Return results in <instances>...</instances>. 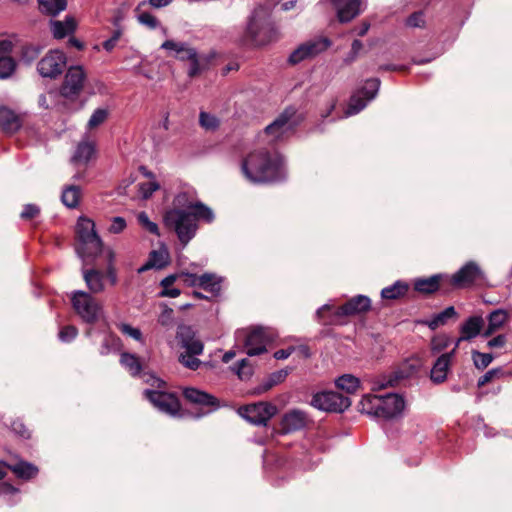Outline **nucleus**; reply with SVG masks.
I'll use <instances>...</instances> for the list:
<instances>
[{
    "instance_id": "nucleus-1",
    "label": "nucleus",
    "mask_w": 512,
    "mask_h": 512,
    "mask_svg": "<svg viewBox=\"0 0 512 512\" xmlns=\"http://www.w3.org/2000/svg\"><path fill=\"white\" fill-rule=\"evenodd\" d=\"M185 200V193L178 194L174 203L183 208L170 209L164 215L166 226L175 231L183 246H186L195 236L198 229V220L210 223L214 219L213 211L202 202H190L186 205Z\"/></svg>"
},
{
    "instance_id": "nucleus-2",
    "label": "nucleus",
    "mask_w": 512,
    "mask_h": 512,
    "mask_svg": "<svg viewBox=\"0 0 512 512\" xmlns=\"http://www.w3.org/2000/svg\"><path fill=\"white\" fill-rule=\"evenodd\" d=\"M241 172L253 184L279 182L286 177L283 157L266 148L249 153L241 162Z\"/></svg>"
},
{
    "instance_id": "nucleus-3",
    "label": "nucleus",
    "mask_w": 512,
    "mask_h": 512,
    "mask_svg": "<svg viewBox=\"0 0 512 512\" xmlns=\"http://www.w3.org/2000/svg\"><path fill=\"white\" fill-rule=\"evenodd\" d=\"M279 0H267L259 4L248 18L241 42L253 46H264L277 39L278 31L271 19L272 8Z\"/></svg>"
},
{
    "instance_id": "nucleus-4",
    "label": "nucleus",
    "mask_w": 512,
    "mask_h": 512,
    "mask_svg": "<svg viewBox=\"0 0 512 512\" xmlns=\"http://www.w3.org/2000/svg\"><path fill=\"white\" fill-rule=\"evenodd\" d=\"M405 408L404 398L396 393L385 395H364L359 403V410L375 418L392 419L400 416Z\"/></svg>"
},
{
    "instance_id": "nucleus-5",
    "label": "nucleus",
    "mask_w": 512,
    "mask_h": 512,
    "mask_svg": "<svg viewBox=\"0 0 512 512\" xmlns=\"http://www.w3.org/2000/svg\"><path fill=\"white\" fill-rule=\"evenodd\" d=\"M76 232L78 237L76 251L80 258L89 261L100 255L103 243L95 231V224L91 219L79 217Z\"/></svg>"
},
{
    "instance_id": "nucleus-6",
    "label": "nucleus",
    "mask_w": 512,
    "mask_h": 512,
    "mask_svg": "<svg viewBox=\"0 0 512 512\" xmlns=\"http://www.w3.org/2000/svg\"><path fill=\"white\" fill-rule=\"evenodd\" d=\"M298 123L296 109L288 107L259 134V138L263 142L274 145L286 139L294 131Z\"/></svg>"
},
{
    "instance_id": "nucleus-7",
    "label": "nucleus",
    "mask_w": 512,
    "mask_h": 512,
    "mask_svg": "<svg viewBox=\"0 0 512 512\" xmlns=\"http://www.w3.org/2000/svg\"><path fill=\"white\" fill-rule=\"evenodd\" d=\"M371 307V300L365 295H357L348 300L344 305L337 308L332 316L326 317L324 315L326 310L331 309L330 303H326L316 311L317 320L323 325H334L340 322V319L345 316H351L359 313L366 312Z\"/></svg>"
},
{
    "instance_id": "nucleus-8",
    "label": "nucleus",
    "mask_w": 512,
    "mask_h": 512,
    "mask_svg": "<svg viewBox=\"0 0 512 512\" xmlns=\"http://www.w3.org/2000/svg\"><path fill=\"white\" fill-rule=\"evenodd\" d=\"M447 283L456 289L480 286L486 282V274L475 261H468L454 274L445 275Z\"/></svg>"
},
{
    "instance_id": "nucleus-9",
    "label": "nucleus",
    "mask_w": 512,
    "mask_h": 512,
    "mask_svg": "<svg viewBox=\"0 0 512 512\" xmlns=\"http://www.w3.org/2000/svg\"><path fill=\"white\" fill-rule=\"evenodd\" d=\"M70 298L73 309L85 323L93 324L100 319L103 308L92 294L83 290H75L71 293Z\"/></svg>"
},
{
    "instance_id": "nucleus-10",
    "label": "nucleus",
    "mask_w": 512,
    "mask_h": 512,
    "mask_svg": "<svg viewBox=\"0 0 512 512\" xmlns=\"http://www.w3.org/2000/svg\"><path fill=\"white\" fill-rule=\"evenodd\" d=\"M379 88L380 80L378 78L367 79L364 85L357 89L350 97L345 116H352L362 111L376 97Z\"/></svg>"
},
{
    "instance_id": "nucleus-11",
    "label": "nucleus",
    "mask_w": 512,
    "mask_h": 512,
    "mask_svg": "<svg viewBox=\"0 0 512 512\" xmlns=\"http://www.w3.org/2000/svg\"><path fill=\"white\" fill-rule=\"evenodd\" d=\"M237 340H243L248 356H256L267 351V344L272 341V335L263 327H256L250 331H238Z\"/></svg>"
},
{
    "instance_id": "nucleus-12",
    "label": "nucleus",
    "mask_w": 512,
    "mask_h": 512,
    "mask_svg": "<svg viewBox=\"0 0 512 512\" xmlns=\"http://www.w3.org/2000/svg\"><path fill=\"white\" fill-rule=\"evenodd\" d=\"M311 405L322 411L341 413L350 407L351 400L335 391H322L312 397Z\"/></svg>"
},
{
    "instance_id": "nucleus-13",
    "label": "nucleus",
    "mask_w": 512,
    "mask_h": 512,
    "mask_svg": "<svg viewBox=\"0 0 512 512\" xmlns=\"http://www.w3.org/2000/svg\"><path fill=\"white\" fill-rule=\"evenodd\" d=\"M238 412L241 417L251 424L266 425L276 414L277 408L268 402H258L241 407Z\"/></svg>"
},
{
    "instance_id": "nucleus-14",
    "label": "nucleus",
    "mask_w": 512,
    "mask_h": 512,
    "mask_svg": "<svg viewBox=\"0 0 512 512\" xmlns=\"http://www.w3.org/2000/svg\"><path fill=\"white\" fill-rule=\"evenodd\" d=\"M66 62V55L62 51L52 50L38 62L37 70L42 77L56 78L63 72Z\"/></svg>"
},
{
    "instance_id": "nucleus-15",
    "label": "nucleus",
    "mask_w": 512,
    "mask_h": 512,
    "mask_svg": "<svg viewBox=\"0 0 512 512\" xmlns=\"http://www.w3.org/2000/svg\"><path fill=\"white\" fill-rule=\"evenodd\" d=\"M330 44L331 42L327 38H316L308 40L298 46L290 54L288 61L291 64H298L325 51L330 46Z\"/></svg>"
},
{
    "instance_id": "nucleus-16",
    "label": "nucleus",
    "mask_w": 512,
    "mask_h": 512,
    "mask_svg": "<svg viewBox=\"0 0 512 512\" xmlns=\"http://www.w3.org/2000/svg\"><path fill=\"white\" fill-rule=\"evenodd\" d=\"M143 394L159 411L171 416L179 412L180 403L174 394L151 389L144 390Z\"/></svg>"
},
{
    "instance_id": "nucleus-17",
    "label": "nucleus",
    "mask_w": 512,
    "mask_h": 512,
    "mask_svg": "<svg viewBox=\"0 0 512 512\" xmlns=\"http://www.w3.org/2000/svg\"><path fill=\"white\" fill-rule=\"evenodd\" d=\"M86 73L82 66H71L67 70L63 84L61 86V95L66 98H73L82 91Z\"/></svg>"
},
{
    "instance_id": "nucleus-18",
    "label": "nucleus",
    "mask_w": 512,
    "mask_h": 512,
    "mask_svg": "<svg viewBox=\"0 0 512 512\" xmlns=\"http://www.w3.org/2000/svg\"><path fill=\"white\" fill-rule=\"evenodd\" d=\"M183 396L185 399L193 404H197L203 407H211L201 414H197L196 418H199L203 415L208 414L212 410L216 409L219 406L218 400L211 394H208L204 391L198 390L193 387H187L183 390Z\"/></svg>"
},
{
    "instance_id": "nucleus-19",
    "label": "nucleus",
    "mask_w": 512,
    "mask_h": 512,
    "mask_svg": "<svg viewBox=\"0 0 512 512\" xmlns=\"http://www.w3.org/2000/svg\"><path fill=\"white\" fill-rule=\"evenodd\" d=\"M13 48L10 40H0V79H7L16 69V61L9 56Z\"/></svg>"
},
{
    "instance_id": "nucleus-20",
    "label": "nucleus",
    "mask_w": 512,
    "mask_h": 512,
    "mask_svg": "<svg viewBox=\"0 0 512 512\" xmlns=\"http://www.w3.org/2000/svg\"><path fill=\"white\" fill-rule=\"evenodd\" d=\"M308 423L307 414L299 409H293L285 413L281 421L283 433H291L303 429Z\"/></svg>"
},
{
    "instance_id": "nucleus-21",
    "label": "nucleus",
    "mask_w": 512,
    "mask_h": 512,
    "mask_svg": "<svg viewBox=\"0 0 512 512\" xmlns=\"http://www.w3.org/2000/svg\"><path fill=\"white\" fill-rule=\"evenodd\" d=\"M454 352L455 348L451 352L444 353L437 358L430 374V378L434 383L440 384L446 380Z\"/></svg>"
},
{
    "instance_id": "nucleus-22",
    "label": "nucleus",
    "mask_w": 512,
    "mask_h": 512,
    "mask_svg": "<svg viewBox=\"0 0 512 512\" xmlns=\"http://www.w3.org/2000/svg\"><path fill=\"white\" fill-rule=\"evenodd\" d=\"M50 30L55 39H63L72 35L76 28L77 22L73 16H66L64 20H50Z\"/></svg>"
},
{
    "instance_id": "nucleus-23",
    "label": "nucleus",
    "mask_w": 512,
    "mask_h": 512,
    "mask_svg": "<svg viewBox=\"0 0 512 512\" xmlns=\"http://www.w3.org/2000/svg\"><path fill=\"white\" fill-rule=\"evenodd\" d=\"M484 327V319L481 316L469 317L460 327L461 336L457 340L456 346L461 341H469L477 337Z\"/></svg>"
},
{
    "instance_id": "nucleus-24",
    "label": "nucleus",
    "mask_w": 512,
    "mask_h": 512,
    "mask_svg": "<svg viewBox=\"0 0 512 512\" xmlns=\"http://www.w3.org/2000/svg\"><path fill=\"white\" fill-rule=\"evenodd\" d=\"M82 274L90 294H99L105 290L104 272L91 268L83 269Z\"/></svg>"
},
{
    "instance_id": "nucleus-25",
    "label": "nucleus",
    "mask_w": 512,
    "mask_h": 512,
    "mask_svg": "<svg viewBox=\"0 0 512 512\" xmlns=\"http://www.w3.org/2000/svg\"><path fill=\"white\" fill-rule=\"evenodd\" d=\"M446 274H435L428 278H418L414 282V289L420 293L431 294L447 283Z\"/></svg>"
},
{
    "instance_id": "nucleus-26",
    "label": "nucleus",
    "mask_w": 512,
    "mask_h": 512,
    "mask_svg": "<svg viewBox=\"0 0 512 512\" xmlns=\"http://www.w3.org/2000/svg\"><path fill=\"white\" fill-rule=\"evenodd\" d=\"M169 262V253L166 248L153 250L149 254L147 262L137 269L139 274L144 273L152 268L162 269Z\"/></svg>"
},
{
    "instance_id": "nucleus-27",
    "label": "nucleus",
    "mask_w": 512,
    "mask_h": 512,
    "mask_svg": "<svg viewBox=\"0 0 512 512\" xmlns=\"http://www.w3.org/2000/svg\"><path fill=\"white\" fill-rule=\"evenodd\" d=\"M160 48L174 52V56L180 61H186V58L194 56V48L190 47L186 42L166 40L161 44Z\"/></svg>"
},
{
    "instance_id": "nucleus-28",
    "label": "nucleus",
    "mask_w": 512,
    "mask_h": 512,
    "mask_svg": "<svg viewBox=\"0 0 512 512\" xmlns=\"http://www.w3.org/2000/svg\"><path fill=\"white\" fill-rule=\"evenodd\" d=\"M508 319V313L504 309H496L492 311L488 317V326L483 332L484 337L492 335L495 331L500 329Z\"/></svg>"
},
{
    "instance_id": "nucleus-29",
    "label": "nucleus",
    "mask_w": 512,
    "mask_h": 512,
    "mask_svg": "<svg viewBox=\"0 0 512 512\" xmlns=\"http://www.w3.org/2000/svg\"><path fill=\"white\" fill-rule=\"evenodd\" d=\"M200 288L217 296L221 291V283L223 278L215 273H203L200 275Z\"/></svg>"
},
{
    "instance_id": "nucleus-30",
    "label": "nucleus",
    "mask_w": 512,
    "mask_h": 512,
    "mask_svg": "<svg viewBox=\"0 0 512 512\" xmlns=\"http://www.w3.org/2000/svg\"><path fill=\"white\" fill-rule=\"evenodd\" d=\"M81 198V187L76 184H70L64 186L61 194L62 203L70 208H76L79 205Z\"/></svg>"
},
{
    "instance_id": "nucleus-31",
    "label": "nucleus",
    "mask_w": 512,
    "mask_h": 512,
    "mask_svg": "<svg viewBox=\"0 0 512 512\" xmlns=\"http://www.w3.org/2000/svg\"><path fill=\"white\" fill-rule=\"evenodd\" d=\"M0 126L7 132H15L20 128V120L11 109L0 107Z\"/></svg>"
},
{
    "instance_id": "nucleus-32",
    "label": "nucleus",
    "mask_w": 512,
    "mask_h": 512,
    "mask_svg": "<svg viewBox=\"0 0 512 512\" xmlns=\"http://www.w3.org/2000/svg\"><path fill=\"white\" fill-rule=\"evenodd\" d=\"M42 14L55 17L67 8V0H38Z\"/></svg>"
},
{
    "instance_id": "nucleus-33",
    "label": "nucleus",
    "mask_w": 512,
    "mask_h": 512,
    "mask_svg": "<svg viewBox=\"0 0 512 512\" xmlns=\"http://www.w3.org/2000/svg\"><path fill=\"white\" fill-rule=\"evenodd\" d=\"M409 285L401 280L394 282L381 290V297L386 300H396L407 294Z\"/></svg>"
},
{
    "instance_id": "nucleus-34",
    "label": "nucleus",
    "mask_w": 512,
    "mask_h": 512,
    "mask_svg": "<svg viewBox=\"0 0 512 512\" xmlns=\"http://www.w3.org/2000/svg\"><path fill=\"white\" fill-rule=\"evenodd\" d=\"M7 467L19 478L29 480L38 473V468L26 461H19L15 464H9Z\"/></svg>"
},
{
    "instance_id": "nucleus-35",
    "label": "nucleus",
    "mask_w": 512,
    "mask_h": 512,
    "mask_svg": "<svg viewBox=\"0 0 512 512\" xmlns=\"http://www.w3.org/2000/svg\"><path fill=\"white\" fill-rule=\"evenodd\" d=\"M95 153V145L93 142L83 140L81 141L75 151L72 161L75 163L87 164Z\"/></svg>"
},
{
    "instance_id": "nucleus-36",
    "label": "nucleus",
    "mask_w": 512,
    "mask_h": 512,
    "mask_svg": "<svg viewBox=\"0 0 512 512\" xmlns=\"http://www.w3.org/2000/svg\"><path fill=\"white\" fill-rule=\"evenodd\" d=\"M406 376L402 371H395L389 375H383L373 382V390L385 389L396 386Z\"/></svg>"
},
{
    "instance_id": "nucleus-37",
    "label": "nucleus",
    "mask_w": 512,
    "mask_h": 512,
    "mask_svg": "<svg viewBox=\"0 0 512 512\" xmlns=\"http://www.w3.org/2000/svg\"><path fill=\"white\" fill-rule=\"evenodd\" d=\"M335 385L338 389L352 394L358 390L360 386V380L354 375L343 374L335 380Z\"/></svg>"
},
{
    "instance_id": "nucleus-38",
    "label": "nucleus",
    "mask_w": 512,
    "mask_h": 512,
    "mask_svg": "<svg viewBox=\"0 0 512 512\" xmlns=\"http://www.w3.org/2000/svg\"><path fill=\"white\" fill-rule=\"evenodd\" d=\"M121 365L130 373L132 376H138L141 373L142 365L139 358L135 354L124 352L120 357Z\"/></svg>"
},
{
    "instance_id": "nucleus-39",
    "label": "nucleus",
    "mask_w": 512,
    "mask_h": 512,
    "mask_svg": "<svg viewBox=\"0 0 512 512\" xmlns=\"http://www.w3.org/2000/svg\"><path fill=\"white\" fill-rule=\"evenodd\" d=\"M147 5V1H141L135 12L137 13V20L141 25L148 27L149 29H156L159 26V21L157 18L149 12L142 11V8Z\"/></svg>"
},
{
    "instance_id": "nucleus-40",
    "label": "nucleus",
    "mask_w": 512,
    "mask_h": 512,
    "mask_svg": "<svg viewBox=\"0 0 512 512\" xmlns=\"http://www.w3.org/2000/svg\"><path fill=\"white\" fill-rule=\"evenodd\" d=\"M122 348V341L121 339L116 336L115 334H107L105 335L101 347H100V354L101 355H108L110 353H115L120 351Z\"/></svg>"
},
{
    "instance_id": "nucleus-41",
    "label": "nucleus",
    "mask_w": 512,
    "mask_h": 512,
    "mask_svg": "<svg viewBox=\"0 0 512 512\" xmlns=\"http://www.w3.org/2000/svg\"><path fill=\"white\" fill-rule=\"evenodd\" d=\"M457 315V312L453 306H449L445 308L440 313L433 316L432 319H430L427 322V325L430 329L435 330L438 327L445 325L447 321Z\"/></svg>"
},
{
    "instance_id": "nucleus-42",
    "label": "nucleus",
    "mask_w": 512,
    "mask_h": 512,
    "mask_svg": "<svg viewBox=\"0 0 512 512\" xmlns=\"http://www.w3.org/2000/svg\"><path fill=\"white\" fill-rule=\"evenodd\" d=\"M186 61L190 62V66L187 72L190 78L199 75L205 68L206 59L204 56L198 55L196 49H194V56L186 58Z\"/></svg>"
},
{
    "instance_id": "nucleus-43",
    "label": "nucleus",
    "mask_w": 512,
    "mask_h": 512,
    "mask_svg": "<svg viewBox=\"0 0 512 512\" xmlns=\"http://www.w3.org/2000/svg\"><path fill=\"white\" fill-rule=\"evenodd\" d=\"M232 370L241 380L249 379L253 374V366L247 359L238 361L237 364L232 367Z\"/></svg>"
},
{
    "instance_id": "nucleus-44",
    "label": "nucleus",
    "mask_w": 512,
    "mask_h": 512,
    "mask_svg": "<svg viewBox=\"0 0 512 512\" xmlns=\"http://www.w3.org/2000/svg\"><path fill=\"white\" fill-rule=\"evenodd\" d=\"M199 124L208 131H215L219 127V119L207 112L201 111L199 114Z\"/></svg>"
},
{
    "instance_id": "nucleus-45",
    "label": "nucleus",
    "mask_w": 512,
    "mask_h": 512,
    "mask_svg": "<svg viewBox=\"0 0 512 512\" xmlns=\"http://www.w3.org/2000/svg\"><path fill=\"white\" fill-rule=\"evenodd\" d=\"M137 220H138V223L142 226V228H144L151 234H154L157 236L160 235L158 225L149 219V216L146 212L142 211V212L138 213Z\"/></svg>"
},
{
    "instance_id": "nucleus-46",
    "label": "nucleus",
    "mask_w": 512,
    "mask_h": 512,
    "mask_svg": "<svg viewBox=\"0 0 512 512\" xmlns=\"http://www.w3.org/2000/svg\"><path fill=\"white\" fill-rule=\"evenodd\" d=\"M108 117V110L105 109V108H97L96 110H94V112L92 113L88 123H87V128L88 129H93V128H96L98 126H100L102 123L105 122V120L107 119Z\"/></svg>"
},
{
    "instance_id": "nucleus-47",
    "label": "nucleus",
    "mask_w": 512,
    "mask_h": 512,
    "mask_svg": "<svg viewBox=\"0 0 512 512\" xmlns=\"http://www.w3.org/2000/svg\"><path fill=\"white\" fill-rule=\"evenodd\" d=\"M176 337L182 347L184 345H187L190 341L196 338L195 332L192 329V327L187 325L178 326Z\"/></svg>"
},
{
    "instance_id": "nucleus-48",
    "label": "nucleus",
    "mask_w": 512,
    "mask_h": 512,
    "mask_svg": "<svg viewBox=\"0 0 512 512\" xmlns=\"http://www.w3.org/2000/svg\"><path fill=\"white\" fill-rule=\"evenodd\" d=\"M41 47L34 44H27L22 47L21 59L26 63L33 62L40 54Z\"/></svg>"
},
{
    "instance_id": "nucleus-49",
    "label": "nucleus",
    "mask_w": 512,
    "mask_h": 512,
    "mask_svg": "<svg viewBox=\"0 0 512 512\" xmlns=\"http://www.w3.org/2000/svg\"><path fill=\"white\" fill-rule=\"evenodd\" d=\"M160 188V185L157 181L152 180L149 182L139 183L138 184V192L143 199H148L152 196V194Z\"/></svg>"
},
{
    "instance_id": "nucleus-50",
    "label": "nucleus",
    "mask_w": 512,
    "mask_h": 512,
    "mask_svg": "<svg viewBox=\"0 0 512 512\" xmlns=\"http://www.w3.org/2000/svg\"><path fill=\"white\" fill-rule=\"evenodd\" d=\"M197 355L198 354L182 353L179 356V361L186 368H189L191 370H197L201 364V361L195 357Z\"/></svg>"
},
{
    "instance_id": "nucleus-51",
    "label": "nucleus",
    "mask_w": 512,
    "mask_h": 512,
    "mask_svg": "<svg viewBox=\"0 0 512 512\" xmlns=\"http://www.w3.org/2000/svg\"><path fill=\"white\" fill-rule=\"evenodd\" d=\"M493 360V356L488 353H481L475 351L473 353V361L477 368L484 369L486 368Z\"/></svg>"
},
{
    "instance_id": "nucleus-52",
    "label": "nucleus",
    "mask_w": 512,
    "mask_h": 512,
    "mask_svg": "<svg viewBox=\"0 0 512 512\" xmlns=\"http://www.w3.org/2000/svg\"><path fill=\"white\" fill-rule=\"evenodd\" d=\"M109 264L106 268V272L104 273L105 279L109 281L111 286H115L118 282L117 273L114 265L112 264L114 259V253L112 251H109Z\"/></svg>"
},
{
    "instance_id": "nucleus-53",
    "label": "nucleus",
    "mask_w": 512,
    "mask_h": 512,
    "mask_svg": "<svg viewBox=\"0 0 512 512\" xmlns=\"http://www.w3.org/2000/svg\"><path fill=\"white\" fill-rule=\"evenodd\" d=\"M118 329L125 335H128L129 337L141 341L142 340V332L138 328H134L129 324L126 323H120L118 325Z\"/></svg>"
},
{
    "instance_id": "nucleus-54",
    "label": "nucleus",
    "mask_w": 512,
    "mask_h": 512,
    "mask_svg": "<svg viewBox=\"0 0 512 512\" xmlns=\"http://www.w3.org/2000/svg\"><path fill=\"white\" fill-rule=\"evenodd\" d=\"M78 331L74 326H65L59 332V339L63 342H71L77 336Z\"/></svg>"
},
{
    "instance_id": "nucleus-55",
    "label": "nucleus",
    "mask_w": 512,
    "mask_h": 512,
    "mask_svg": "<svg viewBox=\"0 0 512 512\" xmlns=\"http://www.w3.org/2000/svg\"><path fill=\"white\" fill-rule=\"evenodd\" d=\"M406 24L409 27H423L425 24L424 15L422 12H415L411 14L407 20Z\"/></svg>"
},
{
    "instance_id": "nucleus-56",
    "label": "nucleus",
    "mask_w": 512,
    "mask_h": 512,
    "mask_svg": "<svg viewBox=\"0 0 512 512\" xmlns=\"http://www.w3.org/2000/svg\"><path fill=\"white\" fill-rule=\"evenodd\" d=\"M183 348L186 349L185 353L188 354H202L204 346L203 343L198 338H195L192 341H190L187 345H184Z\"/></svg>"
},
{
    "instance_id": "nucleus-57",
    "label": "nucleus",
    "mask_w": 512,
    "mask_h": 512,
    "mask_svg": "<svg viewBox=\"0 0 512 512\" xmlns=\"http://www.w3.org/2000/svg\"><path fill=\"white\" fill-rule=\"evenodd\" d=\"M126 228V221L123 217L117 216L112 219L109 231L114 234L121 233Z\"/></svg>"
},
{
    "instance_id": "nucleus-58",
    "label": "nucleus",
    "mask_w": 512,
    "mask_h": 512,
    "mask_svg": "<svg viewBox=\"0 0 512 512\" xmlns=\"http://www.w3.org/2000/svg\"><path fill=\"white\" fill-rule=\"evenodd\" d=\"M40 213V209L35 204H27L24 206L23 211L21 212L20 216L22 219H32L36 217Z\"/></svg>"
},
{
    "instance_id": "nucleus-59",
    "label": "nucleus",
    "mask_w": 512,
    "mask_h": 512,
    "mask_svg": "<svg viewBox=\"0 0 512 512\" xmlns=\"http://www.w3.org/2000/svg\"><path fill=\"white\" fill-rule=\"evenodd\" d=\"M11 429L14 433L18 434L22 438L27 439L30 437V432L21 421H14L11 424Z\"/></svg>"
},
{
    "instance_id": "nucleus-60",
    "label": "nucleus",
    "mask_w": 512,
    "mask_h": 512,
    "mask_svg": "<svg viewBox=\"0 0 512 512\" xmlns=\"http://www.w3.org/2000/svg\"><path fill=\"white\" fill-rule=\"evenodd\" d=\"M19 493V489L12 486L9 483L3 482L0 484V496H17Z\"/></svg>"
},
{
    "instance_id": "nucleus-61",
    "label": "nucleus",
    "mask_w": 512,
    "mask_h": 512,
    "mask_svg": "<svg viewBox=\"0 0 512 512\" xmlns=\"http://www.w3.org/2000/svg\"><path fill=\"white\" fill-rule=\"evenodd\" d=\"M180 277H183V281L190 285V286H197L200 287V275H196L193 273H181L179 275Z\"/></svg>"
},
{
    "instance_id": "nucleus-62",
    "label": "nucleus",
    "mask_w": 512,
    "mask_h": 512,
    "mask_svg": "<svg viewBox=\"0 0 512 512\" xmlns=\"http://www.w3.org/2000/svg\"><path fill=\"white\" fill-rule=\"evenodd\" d=\"M506 343V337L505 335H497L496 337L490 339L488 341V346L490 348H501L505 345Z\"/></svg>"
},
{
    "instance_id": "nucleus-63",
    "label": "nucleus",
    "mask_w": 512,
    "mask_h": 512,
    "mask_svg": "<svg viewBox=\"0 0 512 512\" xmlns=\"http://www.w3.org/2000/svg\"><path fill=\"white\" fill-rule=\"evenodd\" d=\"M287 375H288V372L286 370H280V371L272 373L269 376V379H271L272 384L277 385L278 383L282 382L286 378Z\"/></svg>"
},
{
    "instance_id": "nucleus-64",
    "label": "nucleus",
    "mask_w": 512,
    "mask_h": 512,
    "mask_svg": "<svg viewBox=\"0 0 512 512\" xmlns=\"http://www.w3.org/2000/svg\"><path fill=\"white\" fill-rule=\"evenodd\" d=\"M293 351H294L293 347H289L287 349H280L274 353V357L277 360H284V359H287L292 354Z\"/></svg>"
}]
</instances>
